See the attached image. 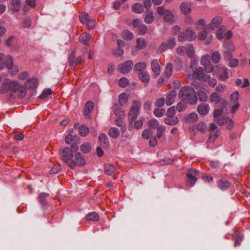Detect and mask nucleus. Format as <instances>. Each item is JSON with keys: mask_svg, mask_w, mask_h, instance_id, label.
I'll use <instances>...</instances> for the list:
<instances>
[{"mask_svg": "<svg viewBox=\"0 0 250 250\" xmlns=\"http://www.w3.org/2000/svg\"><path fill=\"white\" fill-rule=\"evenodd\" d=\"M179 97L184 100L190 104L197 103V98L194 89L189 86L182 88L179 93Z\"/></svg>", "mask_w": 250, "mask_h": 250, "instance_id": "obj_1", "label": "nucleus"}, {"mask_svg": "<svg viewBox=\"0 0 250 250\" xmlns=\"http://www.w3.org/2000/svg\"><path fill=\"white\" fill-rule=\"evenodd\" d=\"M78 150V147L75 144L71 146V148L65 147L60 149L59 154L61 159L70 167L73 158V153Z\"/></svg>", "mask_w": 250, "mask_h": 250, "instance_id": "obj_2", "label": "nucleus"}, {"mask_svg": "<svg viewBox=\"0 0 250 250\" xmlns=\"http://www.w3.org/2000/svg\"><path fill=\"white\" fill-rule=\"evenodd\" d=\"M141 106V102L139 101H133L132 105L129 111L128 117L129 121V130L132 128L131 125H133V122L136 120Z\"/></svg>", "mask_w": 250, "mask_h": 250, "instance_id": "obj_3", "label": "nucleus"}, {"mask_svg": "<svg viewBox=\"0 0 250 250\" xmlns=\"http://www.w3.org/2000/svg\"><path fill=\"white\" fill-rule=\"evenodd\" d=\"M176 45L175 39L171 38L166 42H162L158 48L157 49V54H161L164 52L167 49H171Z\"/></svg>", "mask_w": 250, "mask_h": 250, "instance_id": "obj_4", "label": "nucleus"}, {"mask_svg": "<svg viewBox=\"0 0 250 250\" xmlns=\"http://www.w3.org/2000/svg\"><path fill=\"white\" fill-rule=\"evenodd\" d=\"M86 164V161L83 156L80 152H76L72 159L70 168L74 169L76 167H83Z\"/></svg>", "mask_w": 250, "mask_h": 250, "instance_id": "obj_5", "label": "nucleus"}, {"mask_svg": "<svg viewBox=\"0 0 250 250\" xmlns=\"http://www.w3.org/2000/svg\"><path fill=\"white\" fill-rule=\"evenodd\" d=\"M198 171L194 169H189L186 174L187 185L192 187L197 180V177L198 176Z\"/></svg>", "mask_w": 250, "mask_h": 250, "instance_id": "obj_6", "label": "nucleus"}, {"mask_svg": "<svg viewBox=\"0 0 250 250\" xmlns=\"http://www.w3.org/2000/svg\"><path fill=\"white\" fill-rule=\"evenodd\" d=\"M212 72L213 74L218 75L222 81H225L229 78L227 69L221 65H215L214 70Z\"/></svg>", "mask_w": 250, "mask_h": 250, "instance_id": "obj_7", "label": "nucleus"}, {"mask_svg": "<svg viewBox=\"0 0 250 250\" xmlns=\"http://www.w3.org/2000/svg\"><path fill=\"white\" fill-rule=\"evenodd\" d=\"M158 13L164 16V20L167 22L172 23L173 22V14L168 9H166L163 6H158L157 8Z\"/></svg>", "mask_w": 250, "mask_h": 250, "instance_id": "obj_8", "label": "nucleus"}, {"mask_svg": "<svg viewBox=\"0 0 250 250\" xmlns=\"http://www.w3.org/2000/svg\"><path fill=\"white\" fill-rule=\"evenodd\" d=\"M133 64L132 61L127 60L123 63L119 64L117 69L120 73L126 74L132 69Z\"/></svg>", "mask_w": 250, "mask_h": 250, "instance_id": "obj_9", "label": "nucleus"}, {"mask_svg": "<svg viewBox=\"0 0 250 250\" xmlns=\"http://www.w3.org/2000/svg\"><path fill=\"white\" fill-rule=\"evenodd\" d=\"M201 63L205 66V70L208 73L212 72L214 70L215 66H213L210 62V57L209 55L206 54L202 57L201 60Z\"/></svg>", "mask_w": 250, "mask_h": 250, "instance_id": "obj_10", "label": "nucleus"}, {"mask_svg": "<svg viewBox=\"0 0 250 250\" xmlns=\"http://www.w3.org/2000/svg\"><path fill=\"white\" fill-rule=\"evenodd\" d=\"M210 30L208 25H206L203 28V32L199 36L200 40H204L205 44H209L212 40V36L209 33Z\"/></svg>", "mask_w": 250, "mask_h": 250, "instance_id": "obj_11", "label": "nucleus"}, {"mask_svg": "<svg viewBox=\"0 0 250 250\" xmlns=\"http://www.w3.org/2000/svg\"><path fill=\"white\" fill-rule=\"evenodd\" d=\"M76 52L74 50L71 51L69 57H68V63L69 66L74 67L78 64L81 63L83 61V59L81 57H79L77 59H75Z\"/></svg>", "mask_w": 250, "mask_h": 250, "instance_id": "obj_12", "label": "nucleus"}, {"mask_svg": "<svg viewBox=\"0 0 250 250\" xmlns=\"http://www.w3.org/2000/svg\"><path fill=\"white\" fill-rule=\"evenodd\" d=\"M210 131L208 141L213 142L219 135V131L217 125L214 123H211L209 126Z\"/></svg>", "mask_w": 250, "mask_h": 250, "instance_id": "obj_13", "label": "nucleus"}, {"mask_svg": "<svg viewBox=\"0 0 250 250\" xmlns=\"http://www.w3.org/2000/svg\"><path fill=\"white\" fill-rule=\"evenodd\" d=\"M151 70L153 72V76L154 78L158 77L161 72V67L159 64L158 60L155 59L152 61L150 63Z\"/></svg>", "mask_w": 250, "mask_h": 250, "instance_id": "obj_14", "label": "nucleus"}, {"mask_svg": "<svg viewBox=\"0 0 250 250\" xmlns=\"http://www.w3.org/2000/svg\"><path fill=\"white\" fill-rule=\"evenodd\" d=\"M207 74H205L204 69L201 67L197 68L194 72L192 77L195 79L200 81H203L205 76Z\"/></svg>", "mask_w": 250, "mask_h": 250, "instance_id": "obj_15", "label": "nucleus"}, {"mask_svg": "<svg viewBox=\"0 0 250 250\" xmlns=\"http://www.w3.org/2000/svg\"><path fill=\"white\" fill-rule=\"evenodd\" d=\"M209 109L208 104L202 103L197 106V111L200 115H205L208 113Z\"/></svg>", "mask_w": 250, "mask_h": 250, "instance_id": "obj_16", "label": "nucleus"}, {"mask_svg": "<svg viewBox=\"0 0 250 250\" xmlns=\"http://www.w3.org/2000/svg\"><path fill=\"white\" fill-rule=\"evenodd\" d=\"M94 108V104L92 102L88 101L84 106V115L85 118L89 119L90 118V115L91 111Z\"/></svg>", "mask_w": 250, "mask_h": 250, "instance_id": "obj_17", "label": "nucleus"}, {"mask_svg": "<svg viewBox=\"0 0 250 250\" xmlns=\"http://www.w3.org/2000/svg\"><path fill=\"white\" fill-rule=\"evenodd\" d=\"M104 171L107 175H112L117 172V169L113 165L106 163L104 165Z\"/></svg>", "mask_w": 250, "mask_h": 250, "instance_id": "obj_18", "label": "nucleus"}, {"mask_svg": "<svg viewBox=\"0 0 250 250\" xmlns=\"http://www.w3.org/2000/svg\"><path fill=\"white\" fill-rule=\"evenodd\" d=\"M223 19L221 17H216L214 18L210 23L209 29L214 30L215 28L220 27L221 26Z\"/></svg>", "mask_w": 250, "mask_h": 250, "instance_id": "obj_19", "label": "nucleus"}, {"mask_svg": "<svg viewBox=\"0 0 250 250\" xmlns=\"http://www.w3.org/2000/svg\"><path fill=\"white\" fill-rule=\"evenodd\" d=\"M79 39L82 43L88 46L91 39V36L90 34L83 33L80 35Z\"/></svg>", "mask_w": 250, "mask_h": 250, "instance_id": "obj_20", "label": "nucleus"}, {"mask_svg": "<svg viewBox=\"0 0 250 250\" xmlns=\"http://www.w3.org/2000/svg\"><path fill=\"white\" fill-rule=\"evenodd\" d=\"M11 10L13 12H18L21 9V0H10Z\"/></svg>", "mask_w": 250, "mask_h": 250, "instance_id": "obj_21", "label": "nucleus"}, {"mask_svg": "<svg viewBox=\"0 0 250 250\" xmlns=\"http://www.w3.org/2000/svg\"><path fill=\"white\" fill-rule=\"evenodd\" d=\"M217 186L222 190H226L230 186V183L225 178H221L217 183Z\"/></svg>", "mask_w": 250, "mask_h": 250, "instance_id": "obj_22", "label": "nucleus"}, {"mask_svg": "<svg viewBox=\"0 0 250 250\" xmlns=\"http://www.w3.org/2000/svg\"><path fill=\"white\" fill-rule=\"evenodd\" d=\"M147 45V42L142 38H139L136 40V45L135 49L136 51L145 48Z\"/></svg>", "mask_w": 250, "mask_h": 250, "instance_id": "obj_23", "label": "nucleus"}, {"mask_svg": "<svg viewBox=\"0 0 250 250\" xmlns=\"http://www.w3.org/2000/svg\"><path fill=\"white\" fill-rule=\"evenodd\" d=\"M173 65L171 62H168L166 64L164 75L167 78H169L172 75Z\"/></svg>", "mask_w": 250, "mask_h": 250, "instance_id": "obj_24", "label": "nucleus"}, {"mask_svg": "<svg viewBox=\"0 0 250 250\" xmlns=\"http://www.w3.org/2000/svg\"><path fill=\"white\" fill-rule=\"evenodd\" d=\"M176 96V92L174 91H171L167 94L165 99L166 104L167 105H170L174 102V99Z\"/></svg>", "mask_w": 250, "mask_h": 250, "instance_id": "obj_25", "label": "nucleus"}, {"mask_svg": "<svg viewBox=\"0 0 250 250\" xmlns=\"http://www.w3.org/2000/svg\"><path fill=\"white\" fill-rule=\"evenodd\" d=\"M138 75L140 80L144 83H148L150 80V76L147 71H144L138 73Z\"/></svg>", "mask_w": 250, "mask_h": 250, "instance_id": "obj_26", "label": "nucleus"}, {"mask_svg": "<svg viewBox=\"0 0 250 250\" xmlns=\"http://www.w3.org/2000/svg\"><path fill=\"white\" fill-rule=\"evenodd\" d=\"M146 67V64L144 62H139L135 64L134 70L137 73L145 71Z\"/></svg>", "mask_w": 250, "mask_h": 250, "instance_id": "obj_27", "label": "nucleus"}, {"mask_svg": "<svg viewBox=\"0 0 250 250\" xmlns=\"http://www.w3.org/2000/svg\"><path fill=\"white\" fill-rule=\"evenodd\" d=\"M38 82L39 81L38 79L33 78L29 79L25 83V85L26 87H28L29 88L34 89L37 86Z\"/></svg>", "mask_w": 250, "mask_h": 250, "instance_id": "obj_28", "label": "nucleus"}, {"mask_svg": "<svg viewBox=\"0 0 250 250\" xmlns=\"http://www.w3.org/2000/svg\"><path fill=\"white\" fill-rule=\"evenodd\" d=\"M164 122L168 125H174L179 122V119L177 117H167L164 119Z\"/></svg>", "mask_w": 250, "mask_h": 250, "instance_id": "obj_29", "label": "nucleus"}, {"mask_svg": "<svg viewBox=\"0 0 250 250\" xmlns=\"http://www.w3.org/2000/svg\"><path fill=\"white\" fill-rule=\"evenodd\" d=\"M180 9L183 14L184 15L189 14L191 12V7L189 4L187 2H183L180 6Z\"/></svg>", "mask_w": 250, "mask_h": 250, "instance_id": "obj_30", "label": "nucleus"}, {"mask_svg": "<svg viewBox=\"0 0 250 250\" xmlns=\"http://www.w3.org/2000/svg\"><path fill=\"white\" fill-rule=\"evenodd\" d=\"M232 236L234 240V246L237 247L240 245L241 242L243 239V236L241 235L238 232L235 231L232 234Z\"/></svg>", "mask_w": 250, "mask_h": 250, "instance_id": "obj_31", "label": "nucleus"}, {"mask_svg": "<svg viewBox=\"0 0 250 250\" xmlns=\"http://www.w3.org/2000/svg\"><path fill=\"white\" fill-rule=\"evenodd\" d=\"M203 81L205 82L208 83L210 86L214 87L217 83V81L215 79L211 78L210 75H206Z\"/></svg>", "mask_w": 250, "mask_h": 250, "instance_id": "obj_32", "label": "nucleus"}, {"mask_svg": "<svg viewBox=\"0 0 250 250\" xmlns=\"http://www.w3.org/2000/svg\"><path fill=\"white\" fill-rule=\"evenodd\" d=\"M26 5L23 7V11L25 12H28L30 8H34L36 6V1L35 0H26Z\"/></svg>", "mask_w": 250, "mask_h": 250, "instance_id": "obj_33", "label": "nucleus"}, {"mask_svg": "<svg viewBox=\"0 0 250 250\" xmlns=\"http://www.w3.org/2000/svg\"><path fill=\"white\" fill-rule=\"evenodd\" d=\"M197 120L198 115L195 112L190 113L186 118V121L188 123L195 122Z\"/></svg>", "mask_w": 250, "mask_h": 250, "instance_id": "obj_34", "label": "nucleus"}, {"mask_svg": "<svg viewBox=\"0 0 250 250\" xmlns=\"http://www.w3.org/2000/svg\"><path fill=\"white\" fill-rule=\"evenodd\" d=\"M99 215L98 213L93 211L86 215L85 218L88 221H97L99 220Z\"/></svg>", "mask_w": 250, "mask_h": 250, "instance_id": "obj_35", "label": "nucleus"}, {"mask_svg": "<svg viewBox=\"0 0 250 250\" xmlns=\"http://www.w3.org/2000/svg\"><path fill=\"white\" fill-rule=\"evenodd\" d=\"M132 10L135 13L141 14L144 11L142 5L139 3H136L132 6Z\"/></svg>", "mask_w": 250, "mask_h": 250, "instance_id": "obj_36", "label": "nucleus"}, {"mask_svg": "<svg viewBox=\"0 0 250 250\" xmlns=\"http://www.w3.org/2000/svg\"><path fill=\"white\" fill-rule=\"evenodd\" d=\"M108 135L113 138H116L120 135V131L116 127H111L108 131Z\"/></svg>", "mask_w": 250, "mask_h": 250, "instance_id": "obj_37", "label": "nucleus"}, {"mask_svg": "<svg viewBox=\"0 0 250 250\" xmlns=\"http://www.w3.org/2000/svg\"><path fill=\"white\" fill-rule=\"evenodd\" d=\"M188 103L184 100L181 99V100L177 104L176 109L180 112L186 109L187 104Z\"/></svg>", "mask_w": 250, "mask_h": 250, "instance_id": "obj_38", "label": "nucleus"}, {"mask_svg": "<svg viewBox=\"0 0 250 250\" xmlns=\"http://www.w3.org/2000/svg\"><path fill=\"white\" fill-rule=\"evenodd\" d=\"M128 97L126 93H122L119 96V102L121 106H123L127 102Z\"/></svg>", "mask_w": 250, "mask_h": 250, "instance_id": "obj_39", "label": "nucleus"}, {"mask_svg": "<svg viewBox=\"0 0 250 250\" xmlns=\"http://www.w3.org/2000/svg\"><path fill=\"white\" fill-rule=\"evenodd\" d=\"M122 36L125 40H131L134 37L133 33L128 30H125L123 31Z\"/></svg>", "mask_w": 250, "mask_h": 250, "instance_id": "obj_40", "label": "nucleus"}, {"mask_svg": "<svg viewBox=\"0 0 250 250\" xmlns=\"http://www.w3.org/2000/svg\"><path fill=\"white\" fill-rule=\"evenodd\" d=\"M5 66L8 69H10L13 68V62L12 58L11 56L8 55L5 58V61L3 62Z\"/></svg>", "mask_w": 250, "mask_h": 250, "instance_id": "obj_41", "label": "nucleus"}, {"mask_svg": "<svg viewBox=\"0 0 250 250\" xmlns=\"http://www.w3.org/2000/svg\"><path fill=\"white\" fill-rule=\"evenodd\" d=\"M99 139L102 146H106L108 145V140L107 136L105 134L102 133L100 135Z\"/></svg>", "mask_w": 250, "mask_h": 250, "instance_id": "obj_42", "label": "nucleus"}, {"mask_svg": "<svg viewBox=\"0 0 250 250\" xmlns=\"http://www.w3.org/2000/svg\"><path fill=\"white\" fill-rule=\"evenodd\" d=\"M209 100L211 103L218 104L220 101L219 94L217 92H213L210 96Z\"/></svg>", "mask_w": 250, "mask_h": 250, "instance_id": "obj_43", "label": "nucleus"}, {"mask_svg": "<svg viewBox=\"0 0 250 250\" xmlns=\"http://www.w3.org/2000/svg\"><path fill=\"white\" fill-rule=\"evenodd\" d=\"M10 89V83L7 81L3 83L0 87V92L1 93H5Z\"/></svg>", "mask_w": 250, "mask_h": 250, "instance_id": "obj_44", "label": "nucleus"}, {"mask_svg": "<svg viewBox=\"0 0 250 250\" xmlns=\"http://www.w3.org/2000/svg\"><path fill=\"white\" fill-rule=\"evenodd\" d=\"M49 194L45 192H42L38 197V200L42 206L46 205V197H48Z\"/></svg>", "mask_w": 250, "mask_h": 250, "instance_id": "obj_45", "label": "nucleus"}, {"mask_svg": "<svg viewBox=\"0 0 250 250\" xmlns=\"http://www.w3.org/2000/svg\"><path fill=\"white\" fill-rule=\"evenodd\" d=\"M81 150L84 153H88L91 150V146L90 143L85 142L81 146Z\"/></svg>", "mask_w": 250, "mask_h": 250, "instance_id": "obj_46", "label": "nucleus"}, {"mask_svg": "<svg viewBox=\"0 0 250 250\" xmlns=\"http://www.w3.org/2000/svg\"><path fill=\"white\" fill-rule=\"evenodd\" d=\"M89 131L88 127L84 125L80 126L79 129V134L82 136H86L88 134Z\"/></svg>", "mask_w": 250, "mask_h": 250, "instance_id": "obj_47", "label": "nucleus"}, {"mask_svg": "<svg viewBox=\"0 0 250 250\" xmlns=\"http://www.w3.org/2000/svg\"><path fill=\"white\" fill-rule=\"evenodd\" d=\"M211 59L213 63H218L221 59V55L220 53L217 51L213 52L211 55Z\"/></svg>", "mask_w": 250, "mask_h": 250, "instance_id": "obj_48", "label": "nucleus"}, {"mask_svg": "<svg viewBox=\"0 0 250 250\" xmlns=\"http://www.w3.org/2000/svg\"><path fill=\"white\" fill-rule=\"evenodd\" d=\"M186 33L188 36V41H192L194 40L196 37V34L194 31L189 28L186 30Z\"/></svg>", "mask_w": 250, "mask_h": 250, "instance_id": "obj_49", "label": "nucleus"}, {"mask_svg": "<svg viewBox=\"0 0 250 250\" xmlns=\"http://www.w3.org/2000/svg\"><path fill=\"white\" fill-rule=\"evenodd\" d=\"M228 121L229 118L226 116H221L215 119V121L220 125H223L227 123Z\"/></svg>", "mask_w": 250, "mask_h": 250, "instance_id": "obj_50", "label": "nucleus"}, {"mask_svg": "<svg viewBox=\"0 0 250 250\" xmlns=\"http://www.w3.org/2000/svg\"><path fill=\"white\" fill-rule=\"evenodd\" d=\"M186 54L189 58H192L194 56V51L191 44H188L186 46Z\"/></svg>", "mask_w": 250, "mask_h": 250, "instance_id": "obj_51", "label": "nucleus"}, {"mask_svg": "<svg viewBox=\"0 0 250 250\" xmlns=\"http://www.w3.org/2000/svg\"><path fill=\"white\" fill-rule=\"evenodd\" d=\"M10 83V90L13 92L18 91L19 89L20 88L21 85L16 81H13Z\"/></svg>", "mask_w": 250, "mask_h": 250, "instance_id": "obj_52", "label": "nucleus"}, {"mask_svg": "<svg viewBox=\"0 0 250 250\" xmlns=\"http://www.w3.org/2000/svg\"><path fill=\"white\" fill-rule=\"evenodd\" d=\"M197 129L202 133L205 132L207 130V125L205 123L200 122L197 125Z\"/></svg>", "mask_w": 250, "mask_h": 250, "instance_id": "obj_53", "label": "nucleus"}, {"mask_svg": "<svg viewBox=\"0 0 250 250\" xmlns=\"http://www.w3.org/2000/svg\"><path fill=\"white\" fill-rule=\"evenodd\" d=\"M225 30V26L221 25L216 33V37L218 39L221 40L224 38L223 32Z\"/></svg>", "mask_w": 250, "mask_h": 250, "instance_id": "obj_54", "label": "nucleus"}, {"mask_svg": "<svg viewBox=\"0 0 250 250\" xmlns=\"http://www.w3.org/2000/svg\"><path fill=\"white\" fill-rule=\"evenodd\" d=\"M18 96L20 98H24L27 93L26 88L22 85H21L20 88L19 89Z\"/></svg>", "mask_w": 250, "mask_h": 250, "instance_id": "obj_55", "label": "nucleus"}, {"mask_svg": "<svg viewBox=\"0 0 250 250\" xmlns=\"http://www.w3.org/2000/svg\"><path fill=\"white\" fill-rule=\"evenodd\" d=\"M154 21V17L152 12L147 13L145 18V21L147 24L151 23Z\"/></svg>", "mask_w": 250, "mask_h": 250, "instance_id": "obj_56", "label": "nucleus"}, {"mask_svg": "<svg viewBox=\"0 0 250 250\" xmlns=\"http://www.w3.org/2000/svg\"><path fill=\"white\" fill-rule=\"evenodd\" d=\"M165 113V109L160 108H157L153 111V114L157 117H162Z\"/></svg>", "mask_w": 250, "mask_h": 250, "instance_id": "obj_57", "label": "nucleus"}, {"mask_svg": "<svg viewBox=\"0 0 250 250\" xmlns=\"http://www.w3.org/2000/svg\"><path fill=\"white\" fill-rule=\"evenodd\" d=\"M198 97L199 100L202 102L207 101L208 98L207 94L203 91L198 92Z\"/></svg>", "mask_w": 250, "mask_h": 250, "instance_id": "obj_58", "label": "nucleus"}, {"mask_svg": "<svg viewBox=\"0 0 250 250\" xmlns=\"http://www.w3.org/2000/svg\"><path fill=\"white\" fill-rule=\"evenodd\" d=\"M239 97V92L238 91L234 92L230 96V102L233 104L237 103Z\"/></svg>", "mask_w": 250, "mask_h": 250, "instance_id": "obj_59", "label": "nucleus"}, {"mask_svg": "<svg viewBox=\"0 0 250 250\" xmlns=\"http://www.w3.org/2000/svg\"><path fill=\"white\" fill-rule=\"evenodd\" d=\"M176 114V110L174 106L170 107L167 110L166 113L167 117H175Z\"/></svg>", "mask_w": 250, "mask_h": 250, "instance_id": "obj_60", "label": "nucleus"}, {"mask_svg": "<svg viewBox=\"0 0 250 250\" xmlns=\"http://www.w3.org/2000/svg\"><path fill=\"white\" fill-rule=\"evenodd\" d=\"M129 83L128 80L125 77L121 78L119 81V85L122 87H126Z\"/></svg>", "mask_w": 250, "mask_h": 250, "instance_id": "obj_61", "label": "nucleus"}, {"mask_svg": "<svg viewBox=\"0 0 250 250\" xmlns=\"http://www.w3.org/2000/svg\"><path fill=\"white\" fill-rule=\"evenodd\" d=\"M52 92V90L50 88L45 89L43 91L42 94L40 95L39 97L40 99L45 98L47 96L51 95Z\"/></svg>", "mask_w": 250, "mask_h": 250, "instance_id": "obj_62", "label": "nucleus"}, {"mask_svg": "<svg viewBox=\"0 0 250 250\" xmlns=\"http://www.w3.org/2000/svg\"><path fill=\"white\" fill-rule=\"evenodd\" d=\"M114 113L118 118H123L125 116L124 111L120 108H117L114 111Z\"/></svg>", "mask_w": 250, "mask_h": 250, "instance_id": "obj_63", "label": "nucleus"}, {"mask_svg": "<svg viewBox=\"0 0 250 250\" xmlns=\"http://www.w3.org/2000/svg\"><path fill=\"white\" fill-rule=\"evenodd\" d=\"M152 133L150 129H146L143 131L142 135L144 139H148Z\"/></svg>", "mask_w": 250, "mask_h": 250, "instance_id": "obj_64", "label": "nucleus"}]
</instances>
